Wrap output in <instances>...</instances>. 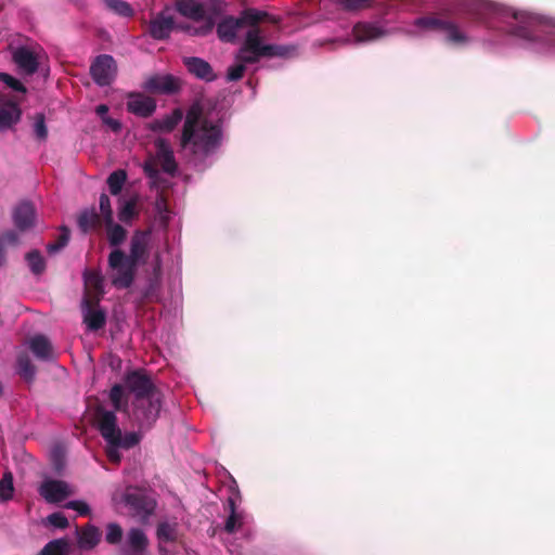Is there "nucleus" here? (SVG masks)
<instances>
[{
  "mask_svg": "<svg viewBox=\"0 0 555 555\" xmlns=\"http://www.w3.org/2000/svg\"><path fill=\"white\" fill-rule=\"evenodd\" d=\"M224 130L222 119L212 120L199 103L186 111L179 138L181 150L188 152L195 165H204L222 146Z\"/></svg>",
  "mask_w": 555,
  "mask_h": 555,
  "instance_id": "obj_1",
  "label": "nucleus"
},
{
  "mask_svg": "<svg viewBox=\"0 0 555 555\" xmlns=\"http://www.w3.org/2000/svg\"><path fill=\"white\" fill-rule=\"evenodd\" d=\"M516 24L511 27V34L530 41H541L555 48V26L541 17L527 12L512 13Z\"/></svg>",
  "mask_w": 555,
  "mask_h": 555,
  "instance_id": "obj_2",
  "label": "nucleus"
},
{
  "mask_svg": "<svg viewBox=\"0 0 555 555\" xmlns=\"http://www.w3.org/2000/svg\"><path fill=\"white\" fill-rule=\"evenodd\" d=\"M111 284L117 289H127L133 284L139 266L126 257L121 248H114L107 257Z\"/></svg>",
  "mask_w": 555,
  "mask_h": 555,
  "instance_id": "obj_3",
  "label": "nucleus"
},
{
  "mask_svg": "<svg viewBox=\"0 0 555 555\" xmlns=\"http://www.w3.org/2000/svg\"><path fill=\"white\" fill-rule=\"evenodd\" d=\"M269 14L264 11L257 9H245L241 12L238 17L228 16L224 17L217 25V34L220 40L224 42H232L236 38V33L244 26H250V28L259 27L260 22L267 21Z\"/></svg>",
  "mask_w": 555,
  "mask_h": 555,
  "instance_id": "obj_4",
  "label": "nucleus"
},
{
  "mask_svg": "<svg viewBox=\"0 0 555 555\" xmlns=\"http://www.w3.org/2000/svg\"><path fill=\"white\" fill-rule=\"evenodd\" d=\"M131 409L129 418L132 426L138 427L140 431H147L154 426L159 416L162 396H152L146 399H133Z\"/></svg>",
  "mask_w": 555,
  "mask_h": 555,
  "instance_id": "obj_5",
  "label": "nucleus"
},
{
  "mask_svg": "<svg viewBox=\"0 0 555 555\" xmlns=\"http://www.w3.org/2000/svg\"><path fill=\"white\" fill-rule=\"evenodd\" d=\"M176 8L182 16L196 22H204L198 28L191 27L190 34L205 36L212 30L215 22L211 16H207L206 9L201 2L196 0H178Z\"/></svg>",
  "mask_w": 555,
  "mask_h": 555,
  "instance_id": "obj_6",
  "label": "nucleus"
},
{
  "mask_svg": "<svg viewBox=\"0 0 555 555\" xmlns=\"http://www.w3.org/2000/svg\"><path fill=\"white\" fill-rule=\"evenodd\" d=\"M125 388L134 396L133 399H146L152 396H162L151 376L142 370H134L126 374Z\"/></svg>",
  "mask_w": 555,
  "mask_h": 555,
  "instance_id": "obj_7",
  "label": "nucleus"
},
{
  "mask_svg": "<svg viewBox=\"0 0 555 555\" xmlns=\"http://www.w3.org/2000/svg\"><path fill=\"white\" fill-rule=\"evenodd\" d=\"M415 26L429 30L443 31L447 39L453 43H465L467 37L460 30L456 24L436 16H423L415 21Z\"/></svg>",
  "mask_w": 555,
  "mask_h": 555,
  "instance_id": "obj_8",
  "label": "nucleus"
},
{
  "mask_svg": "<svg viewBox=\"0 0 555 555\" xmlns=\"http://www.w3.org/2000/svg\"><path fill=\"white\" fill-rule=\"evenodd\" d=\"M90 75L100 87H106L114 82L117 76V64L112 55H98L90 66Z\"/></svg>",
  "mask_w": 555,
  "mask_h": 555,
  "instance_id": "obj_9",
  "label": "nucleus"
},
{
  "mask_svg": "<svg viewBox=\"0 0 555 555\" xmlns=\"http://www.w3.org/2000/svg\"><path fill=\"white\" fill-rule=\"evenodd\" d=\"M152 230H135L130 238L129 254H126L131 261L138 266L145 264L150 256Z\"/></svg>",
  "mask_w": 555,
  "mask_h": 555,
  "instance_id": "obj_10",
  "label": "nucleus"
},
{
  "mask_svg": "<svg viewBox=\"0 0 555 555\" xmlns=\"http://www.w3.org/2000/svg\"><path fill=\"white\" fill-rule=\"evenodd\" d=\"M142 88L151 94H175L180 91L179 78L167 75H152L143 82Z\"/></svg>",
  "mask_w": 555,
  "mask_h": 555,
  "instance_id": "obj_11",
  "label": "nucleus"
},
{
  "mask_svg": "<svg viewBox=\"0 0 555 555\" xmlns=\"http://www.w3.org/2000/svg\"><path fill=\"white\" fill-rule=\"evenodd\" d=\"M181 29L184 31H191L190 26L176 25L175 20L171 15H167L164 12L158 13L149 24V34L155 40H165L169 38L171 31L175 29Z\"/></svg>",
  "mask_w": 555,
  "mask_h": 555,
  "instance_id": "obj_12",
  "label": "nucleus"
},
{
  "mask_svg": "<svg viewBox=\"0 0 555 555\" xmlns=\"http://www.w3.org/2000/svg\"><path fill=\"white\" fill-rule=\"evenodd\" d=\"M261 29L259 27L250 28L245 37V41L243 46L241 47L236 60L241 62L242 64H254L257 63L261 57H263L262 54H260L259 51L250 48L251 42H255L256 47L258 49H261Z\"/></svg>",
  "mask_w": 555,
  "mask_h": 555,
  "instance_id": "obj_13",
  "label": "nucleus"
},
{
  "mask_svg": "<svg viewBox=\"0 0 555 555\" xmlns=\"http://www.w3.org/2000/svg\"><path fill=\"white\" fill-rule=\"evenodd\" d=\"M94 414L98 429L104 440L109 444L112 440L116 439L120 431V428L117 426V416L114 411H107L103 406H98Z\"/></svg>",
  "mask_w": 555,
  "mask_h": 555,
  "instance_id": "obj_14",
  "label": "nucleus"
},
{
  "mask_svg": "<svg viewBox=\"0 0 555 555\" xmlns=\"http://www.w3.org/2000/svg\"><path fill=\"white\" fill-rule=\"evenodd\" d=\"M124 498L126 505L141 518L150 516L154 511L155 502L137 489L127 490Z\"/></svg>",
  "mask_w": 555,
  "mask_h": 555,
  "instance_id": "obj_15",
  "label": "nucleus"
},
{
  "mask_svg": "<svg viewBox=\"0 0 555 555\" xmlns=\"http://www.w3.org/2000/svg\"><path fill=\"white\" fill-rule=\"evenodd\" d=\"M39 494L48 503H60L68 498L72 492L67 482L56 479H47L40 485Z\"/></svg>",
  "mask_w": 555,
  "mask_h": 555,
  "instance_id": "obj_16",
  "label": "nucleus"
},
{
  "mask_svg": "<svg viewBox=\"0 0 555 555\" xmlns=\"http://www.w3.org/2000/svg\"><path fill=\"white\" fill-rule=\"evenodd\" d=\"M127 109L135 116L146 118L156 111V101L143 93L131 92L128 94Z\"/></svg>",
  "mask_w": 555,
  "mask_h": 555,
  "instance_id": "obj_17",
  "label": "nucleus"
},
{
  "mask_svg": "<svg viewBox=\"0 0 555 555\" xmlns=\"http://www.w3.org/2000/svg\"><path fill=\"white\" fill-rule=\"evenodd\" d=\"M155 147L156 157L162 165V169L166 173L173 176L178 169V164L175 159L170 143L164 138H158L155 140Z\"/></svg>",
  "mask_w": 555,
  "mask_h": 555,
  "instance_id": "obj_18",
  "label": "nucleus"
},
{
  "mask_svg": "<svg viewBox=\"0 0 555 555\" xmlns=\"http://www.w3.org/2000/svg\"><path fill=\"white\" fill-rule=\"evenodd\" d=\"M386 34L384 28L369 22H358L352 27V35L358 43L377 40L385 37Z\"/></svg>",
  "mask_w": 555,
  "mask_h": 555,
  "instance_id": "obj_19",
  "label": "nucleus"
},
{
  "mask_svg": "<svg viewBox=\"0 0 555 555\" xmlns=\"http://www.w3.org/2000/svg\"><path fill=\"white\" fill-rule=\"evenodd\" d=\"M83 304L86 306L83 322L87 324L88 330L96 332L103 328L106 323V314L102 309L94 307L98 306V302L95 304L91 298L83 297Z\"/></svg>",
  "mask_w": 555,
  "mask_h": 555,
  "instance_id": "obj_20",
  "label": "nucleus"
},
{
  "mask_svg": "<svg viewBox=\"0 0 555 555\" xmlns=\"http://www.w3.org/2000/svg\"><path fill=\"white\" fill-rule=\"evenodd\" d=\"M183 64L186 67V69L189 70V73H191L198 79H202L205 81H214L217 77L214 73L211 65L207 61H205L201 57H196V56L184 57Z\"/></svg>",
  "mask_w": 555,
  "mask_h": 555,
  "instance_id": "obj_21",
  "label": "nucleus"
},
{
  "mask_svg": "<svg viewBox=\"0 0 555 555\" xmlns=\"http://www.w3.org/2000/svg\"><path fill=\"white\" fill-rule=\"evenodd\" d=\"M35 207L29 202L20 203L13 211V221L15 227L24 232L35 224Z\"/></svg>",
  "mask_w": 555,
  "mask_h": 555,
  "instance_id": "obj_22",
  "label": "nucleus"
},
{
  "mask_svg": "<svg viewBox=\"0 0 555 555\" xmlns=\"http://www.w3.org/2000/svg\"><path fill=\"white\" fill-rule=\"evenodd\" d=\"M13 61L27 75H33L38 69L37 55L26 47H20L13 52Z\"/></svg>",
  "mask_w": 555,
  "mask_h": 555,
  "instance_id": "obj_23",
  "label": "nucleus"
},
{
  "mask_svg": "<svg viewBox=\"0 0 555 555\" xmlns=\"http://www.w3.org/2000/svg\"><path fill=\"white\" fill-rule=\"evenodd\" d=\"M29 348L36 358L42 361H54L56 359L50 340L43 335H36L29 343Z\"/></svg>",
  "mask_w": 555,
  "mask_h": 555,
  "instance_id": "obj_24",
  "label": "nucleus"
},
{
  "mask_svg": "<svg viewBox=\"0 0 555 555\" xmlns=\"http://www.w3.org/2000/svg\"><path fill=\"white\" fill-rule=\"evenodd\" d=\"M85 281V297H93L95 304L99 302L100 297L103 295V278L96 271H86L83 273Z\"/></svg>",
  "mask_w": 555,
  "mask_h": 555,
  "instance_id": "obj_25",
  "label": "nucleus"
},
{
  "mask_svg": "<svg viewBox=\"0 0 555 555\" xmlns=\"http://www.w3.org/2000/svg\"><path fill=\"white\" fill-rule=\"evenodd\" d=\"M76 532L78 537V545L81 550H92L101 540L100 530L90 524L86 525L81 529L77 528Z\"/></svg>",
  "mask_w": 555,
  "mask_h": 555,
  "instance_id": "obj_26",
  "label": "nucleus"
},
{
  "mask_svg": "<svg viewBox=\"0 0 555 555\" xmlns=\"http://www.w3.org/2000/svg\"><path fill=\"white\" fill-rule=\"evenodd\" d=\"M183 113L180 108H175L170 115L163 119H155L151 122V130L154 132H171L182 120Z\"/></svg>",
  "mask_w": 555,
  "mask_h": 555,
  "instance_id": "obj_27",
  "label": "nucleus"
},
{
  "mask_svg": "<svg viewBox=\"0 0 555 555\" xmlns=\"http://www.w3.org/2000/svg\"><path fill=\"white\" fill-rule=\"evenodd\" d=\"M22 111L15 103L0 106V128H10L21 119Z\"/></svg>",
  "mask_w": 555,
  "mask_h": 555,
  "instance_id": "obj_28",
  "label": "nucleus"
},
{
  "mask_svg": "<svg viewBox=\"0 0 555 555\" xmlns=\"http://www.w3.org/2000/svg\"><path fill=\"white\" fill-rule=\"evenodd\" d=\"M77 224L82 233H88L101 225V217L93 208L85 209L79 214Z\"/></svg>",
  "mask_w": 555,
  "mask_h": 555,
  "instance_id": "obj_29",
  "label": "nucleus"
},
{
  "mask_svg": "<svg viewBox=\"0 0 555 555\" xmlns=\"http://www.w3.org/2000/svg\"><path fill=\"white\" fill-rule=\"evenodd\" d=\"M338 10L347 13H357L374 5L376 0H331Z\"/></svg>",
  "mask_w": 555,
  "mask_h": 555,
  "instance_id": "obj_30",
  "label": "nucleus"
},
{
  "mask_svg": "<svg viewBox=\"0 0 555 555\" xmlns=\"http://www.w3.org/2000/svg\"><path fill=\"white\" fill-rule=\"evenodd\" d=\"M17 374L26 382H33L36 376V366L33 364L29 356L26 352H22L16 359Z\"/></svg>",
  "mask_w": 555,
  "mask_h": 555,
  "instance_id": "obj_31",
  "label": "nucleus"
},
{
  "mask_svg": "<svg viewBox=\"0 0 555 555\" xmlns=\"http://www.w3.org/2000/svg\"><path fill=\"white\" fill-rule=\"evenodd\" d=\"M250 48L260 52L263 57H287L295 49L288 46L281 44H264L261 42V49H258L255 42H251Z\"/></svg>",
  "mask_w": 555,
  "mask_h": 555,
  "instance_id": "obj_32",
  "label": "nucleus"
},
{
  "mask_svg": "<svg viewBox=\"0 0 555 555\" xmlns=\"http://www.w3.org/2000/svg\"><path fill=\"white\" fill-rule=\"evenodd\" d=\"M127 543L135 555H140L147 546V538L142 529L132 528L128 532Z\"/></svg>",
  "mask_w": 555,
  "mask_h": 555,
  "instance_id": "obj_33",
  "label": "nucleus"
},
{
  "mask_svg": "<svg viewBox=\"0 0 555 555\" xmlns=\"http://www.w3.org/2000/svg\"><path fill=\"white\" fill-rule=\"evenodd\" d=\"M105 225H106L107 241H108L109 245L115 248H119V246L127 238V230L124 227H121L120 224L114 223V219L112 220V223H105Z\"/></svg>",
  "mask_w": 555,
  "mask_h": 555,
  "instance_id": "obj_34",
  "label": "nucleus"
},
{
  "mask_svg": "<svg viewBox=\"0 0 555 555\" xmlns=\"http://www.w3.org/2000/svg\"><path fill=\"white\" fill-rule=\"evenodd\" d=\"M29 270L35 275H41L47 268L46 260L38 249H33L25 255Z\"/></svg>",
  "mask_w": 555,
  "mask_h": 555,
  "instance_id": "obj_35",
  "label": "nucleus"
},
{
  "mask_svg": "<svg viewBox=\"0 0 555 555\" xmlns=\"http://www.w3.org/2000/svg\"><path fill=\"white\" fill-rule=\"evenodd\" d=\"M228 505L230 515L225 520L224 530L228 533H233L242 527L243 516L236 512L235 501L232 498H229Z\"/></svg>",
  "mask_w": 555,
  "mask_h": 555,
  "instance_id": "obj_36",
  "label": "nucleus"
},
{
  "mask_svg": "<svg viewBox=\"0 0 555 555\" xmlns=\"http://www.w3.org/2000/svg\"><path fill=\"white\" fill-rule=\"evenodd\" d=\"M141 433L142 431H131L127 433L125 436H122L121 430L119 431L116 439L111 441L112 447H120L124 449H131L140 443L141 441Z\"/></svg>",
  "mask_w": 555,
  "mask_h": 555,
  "instance_id": "obj_37",
  "label": "nucleus"
},
{
  "mask_svg": "<svg viewBox=\"0 0 555 555\" xmlns=\"http://www.w3.org/2000/svg\"><path fill=\"white\" fill-rule=\"evenodd\" d=\"M163 275V261L162 256L157 251L154 255L153 263H152V274L149 278V289L147 293L155 291L159 287Z\"/></svg>",
  "mask_w": 555,
  "mask_h": 555,
  "instance_id": "obj_38",
  "label": "nucleus"
},
{
  "mask_svg": "<svg viewBox=\"0 0 555 555\" xmlns=\"http://www.w3.org/2000/svg\"><path fill=\"white\" fill-rule=\"evenodd\" d=\"M109 400L115 411L128 412V400H124V387L115 384L109 390Z\"/></svg>",
  "mask_w": 555,
  "mask_h": 555,
  "instance_id": "obj_39",
  "label": "nucleus"
},
{
  "mask_svg": "<svg viewBox=\"0 0 555 555\" xmlns=\"http://www.w3.org/2000/svg\"><path fill=\"white\" fill-rule=\"evenodd\" d=\"M127 180V172L122 169L113 171L107 178V185L112 195H118Z\"/></svg>",
  "mask_w": 555,
  "mask_h": 555,
  "instance_id": "obj_40",
  "label": "nucleus"
},
{
  "mask_svg": "<svg viewBox=\"0 0 555 555\" xmlns=\"http://www.w3.org/2000/svg\"><path fill=\"white\" fill-rule=\"evenodd\" d=\"M137 198L132 197L120 206L118 211V218L124 223L131 222L135 217H138L139 212L137 210Z\"/></svg>",
  "mask_w": 555,
  "mask_h": 555,
  "instance_id": "obj_41",
  "label": "nucleus"
},
{
  "mask_svg": "<svg viewBox=\"0 0 555 555\" xmlns=\"http://www.w3.org/2000/svg\"><path fill=\"white\" fill-rule=\"evenodd\" d=\"M68 550V542L65 539H56L47 543L39 555H65Z\"/></svg>",
  "mask_w": 555,
  "mask_h": 555,
  "instance_id": "obj_42",
  "label": "nucleus"
},
{
  "mask_svg": "<svg viewBox=\"0 0 555 555\" xmlns=\"http://www.w3.org/2000/svg\"><path fill=\"white\" fill-rule=\"evenodd\" d=\"M178 535L177 525L167 521L160 522L157 526V538L162 542H173Z\"/></svg>",
  "mask_w": 555,
  "mask_h": 555,
  "instance_id": "obj_43",
  "label": "nucleus"
},
{
  "mask_svg": "<svg viewBox=\"0 0 555 555\" xmlns=\"http://www.w3.org/2000/svg\"><path fill=\"white\" fill-rule=\"evenodd\" d=\"M14 492L12 473L7 472L0 480V501L7 502L12 499Z\"/></svg>",
  "mask_w": 555,
  "mask_h": 555,
  "instance_id": "obj_44",
  "label": "nucleus"
},
{
  "mask_svg": "<svg viewBox=\"0 0 555 555\" xmlns=\"http://www.w3.org/2000/svg\"><path fill=\"white\" fill-rule=\"evenodd\" d=\"M69 237H70L69 230L66 227H62L61 233H60L59 237L56 238V241L53 243H49L47 245L48 253L54 254V253L60 251L62 248H64L68 244Z\"/></svg>",
  "mask_w": 555,
  "mask_h": 555,
  "instance_id": "obj_45",
  "label": "nucleus"
},
{
  "mask_svg": "<svg viewBox=\"0 0 555 555\" xmlns=\"http://www.w3.org/2000/svg\"><path fill=\"white\" fill-rule=\"evenodd\" d=\"M122 539V529L116 522L106 526L105 540L108 544H118Z\"/></svg>",
  "mask_w": 555,
  "mask_h": 555,
  "instance_id": "obj_46",
  "label": "nucleus"
},
{
  "mask_svg": "<svg viewBox=\"0 0 555 555\" xmlns=\"http://www.w3.org/2000/svg\"><path fill=\"white\" fill-rule=\"evenodd\" d=\"M107 8L122 16L132 15L131 7L122 0H105Z\"/></svg>",
  "mask_w": 555,
  "mask_h": 555,
  "instance_id": "obj_47",
  "label": "nucleus"
},
{
  "mask_svg": "<svg viewBox=\"0 0 555 555\" xmlns=\"http://www.w3.org/2000/svg\"><path fill=\"white\" fill-rule=\"evenodd\" d=\"M99 205H100V210L103 216L104 222L112 223L113 209L111 206V199L105 193L101 194Z\"/></svg>",
  "mask_w": 555,
  "mask_h": 555,
  "instance_id": "obj_48",
  "label": "nucleus"
},
{
  "mask_svg": "<svg viewBox=\"0 0 555 555\" xmlns=\"http://www.w3.org/2000/svg\"><path fill=\"white\" fill-rule=\"evenodd\" d=\"M143 171L152 180V185H156L159 182L160 175L155 160H146L143 165Z\"/></svg>",
  "mask_w": 555,
  "mask_h": 555,
  "instance_id": "obj_49",
  "label": "nucleus"
},
{
  "mask_svg": "<svg viewBox=\"0 0 555 555\" xmlns=\"http://www.w3.org/2000/svg\"><path fill=\"white\" fill-rule=\"evenodd\" d=\"M0 81L4 82L9 88L13 89L14 91H18L22 93L26 92L25 86L13 76L7 74V73H0Z\"/></svg>",
  "mask_w": 555,
  "mask_h": 555,
  "instance_id": "obj_50",
  "label": "nucleus"
},
{
  "mask_svg": "<svg viewBox=\"0 0 555 555\" xmlns=\"http://www.w3.org/2000/svg\"><path fill=\"white\" fill-rule=\"evenodd\" d=\"M34 132L39 140H46L48 137V129L46 126L44 116L42 114L36 115Z\"/></svg>",
  "mask_w": 555,
  "mask_h": 555,
  "instance_id": "obj_51",
  "label": "nucleus"
},
{
  "mask_svg": "<svg viewBox=\"0 0 555 555\" xmlns=\"http://www.w3.org/2000/svg\"><path fill=\"white\" fill-rule=\"evenodd\" d=\"M0 243L5 248L8 246H17L20 243V236L14 230H8L0 235Z\"/></svg>",
  "mask_w": 555,
  "mask_h": 555,
  "instance_id": "obj_52",
  "label": "nucleus"
},
{
  "mask_svg": "<svg viewBox=\"0 0 555 555\" xmlns=\"http://www.w3.org/2000/svg\"><path fill=\"white\" fill-rule=\"evenodd\" d=\"M245 65L241 62L238 64L232 65L228 68L227 79L229 81H237L243 78L245 73Z\"/></svg>",
  "mask_w": 555,
  "mask_h": 555,
  "instance_id": "obj_53",
  "label": "nucleus"
},
{
  "mask_svg": "<svg viewBox=\"0 0 555 555\" xmlns=\"http://www.w3.org/2000/svg\"><path fill=\"white\" fill-rule=\"evenodd\" d=\"M66 507L76 511L81 516H88L91 513L89 505L86 502L79 500L69 501L66 504Z\"/></svg>",
  "mask_w": 555,
  "mask_h": 555,
  "instance_id": "obj_54",
  "label": "nucleus"
},
{
  "mask_svg": "<svg viewBox=\"0 0 555 555\" xmlns=\"http://www.w3.org/2000/svg\"><path fill=\"white\" fill-rule=\"evenodd\" d=\"M49 522L60 529H64L68 527V520L67 518L60 512L52 513L48 516Z\"/></svg>",
  "mask_w": 555,
  "mask_h": 555,
  "instance_id": "obj_55",
  "label": "nucleus"
},
{
  "mask_svg": "<svg viewBox=\"0 0 555 555\" xmlns=\"http://www.w3.org/2000/svg\"><path fill=\"white\" fill-rule=\"evenodd\" d=\"M118 448L119 447H112L109 444V447L107 448L106 450V456L107 459L112 462V463H119L120 462V459H121V455L118 451Z\"/></svg>",
  "mask_w": 555,
  "mask_h": 555,
  "instance_id": "obj_56",
  "label": "nucleus"
},
{
  "mask_svg": "<svg viewBox=\"0 0 555 555\" xmlns=\"http://www.w3.org/2000/svg\"><path fill=\"white\" fill-rule=\"evenodd\" d=\"M103 124H105L107 127H109L114 132H118L121 129V124L117 119H114L112 117H103L102 119Z\"/></svg>",
  "mask_w": 555,
  "mask_h": 555,
  "instance_id": "obj_57",
  "label": "nucleus"
},
{
  "mask_svg": "<svg viewBox=\"0 0 555 555\" xmlns=\"http://www.w3.org/2000/svg\"><path fill=\"white\" fill-rule=\"evenodd\" d=\"M96 114L103 119V117H107L108 106L105 104H100L95 108Z\"/></svg>",
  "mask_w": 555,
  "mask_h": 555,
  "instance_id": "obj_58",
  "label": "nucleus"
}]
</instances>
